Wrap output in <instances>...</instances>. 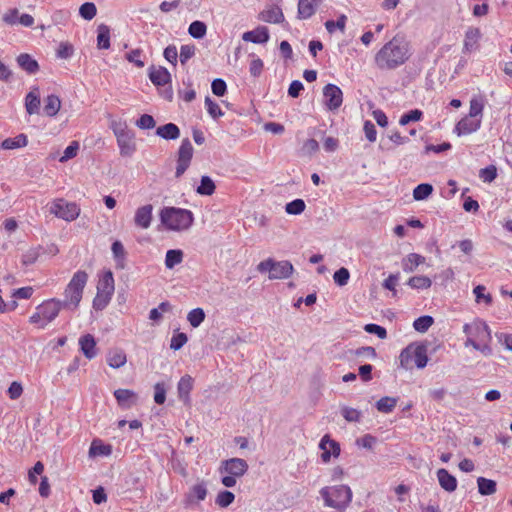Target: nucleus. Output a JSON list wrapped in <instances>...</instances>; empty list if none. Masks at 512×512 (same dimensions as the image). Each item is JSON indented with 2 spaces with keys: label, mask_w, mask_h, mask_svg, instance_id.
I'll list each match as a JSON object with an SVG mask.
<instances>
[{
  "label": "nucleus",
  "mask_w": 512,
  "mask_h": 512,
  "mask_svg": "<svg viewBox=\"0 0 512 512\" xmlns=\"http://www.w3.org/2000/svg\"><path fill=\"white\" fill-rule=\"evenodd\" d=\"M409 42L402 35H395L375 55V64L381 70H394L410 58Z\"/></svg>",
  "instance_id": "f257e3e1"
},
{
  "label": "nucleus",
  "mask_w": 512,
  "mask_h": 512,
  "mask_svg": "<svg viewBox=\"0 0 512 512\" xmlns=\"http://www.w3.org/2000/svg\"><path fill=\"white\" fill-rule=\"evenodd\" d=\"M160 222L169 231H184L194 222L193 213L188 209L164 207L159 213Z\"/></svg>",
  "instance_id": "f03ea898"
},
{
  "label": "nucleus",
  "mask_w": 512,
  "mask_h": 512,
  "mask_svg": "<svg viewBox=\"0 0 512 512\" xmlns=\"http://www.w3.org/2000/svg\"><path fill=\"white\" fill-rule=\"evenodd\" d=\"M324 505L344 512L352 502L353 492L348 485L325 486L319 491Z\"/></svg>",
  "instance_id": "7ed1b4c3"
},
{
  "label": "nucleus",
  "mask_w": 512,
  "mask_h": 512,
  "mask_svg": "<svg viewBox=\"0 0 512 512\" xmlns=\"http://www.w3.org/2000/svg\"><path fill=\"white\" fill-rule=\"evenodd\" d=\"M399 359L400 365L405 369L412 368V362L418 369H423L428 363L427 346L423 343H411L401 351Z\"/></svg>",
  "instance_id": "20e7f679"
},
{
  "label": "nucleus",
  "mask_w": 512,
  "mask_h": 512,
  "mask_svg": "<svg viewBox=\"0 0 512 512\" xmlns=\"http://www.w3.org/2000/svg\"><path fill=\"white\" fill-rule=\"evenodd\" d=\"M87 280L88 274L85 271L78 270L74 273L65 289L66 299L63 301L65 307L76 309L79 306Z\"/></svg>",
  "instance_id": "39448f33"
},
{
  "label": "nucleus",
  "mask_w": 512,
  "mask_h": 512,
  "mask_svg": "<svg viewBox=\"0 0 512 512\" xmlns=\"http://www.w3.org/2000/svg\"><path fill=\"white\" fill-rule=\"evenodd\" d=\"M257 270L260 273L269 272V279L276 280L289 278L294 272V267L288 260L276 261L268 258L257 265Z\"/></svg>",
  "instance_id": "423d86ee"
},
{
  "label": "nucleus",
  "mask_w": 512,
  "mask_h": 512,
  "mask_svg": "<svg viewBox=\"0 0 512 512\" xmlns=\"http://www.w3.org/2000/svg\"><path fill=\"white\" fill-rule=\"evenodd\" d=\"M114 134L117 138V144L122 156H131L135 150L134 142L135 134L129 130L125 124H117L113 127Z\"/></svg>",
  "instance_id": "0eeeda50"
},
{
  "label": "nucleus",
  "mask_w": 512,
  "mask_h": 512,
  "mask_svg": "<svg viewBox=\"0 0 512 512\" xmlns=\"http://www.w3.org/2000/svg\"><path fill=\"white\" fill-rule=\"evenodd\" d=\"M49 211L57 218L68 222L75 220L80 214V208L75 202H67L61 198L52 202Z\"/></svg>",
  "instance_id": "6e6552de"
},
{
  "label": "nucleus",
  "mask_w": 512,
  "mask_h": 512,
  "mask_svg": "<svg viewBox=\"0 0 512 512\" xmlns=\"http://www.w3.org/2000/svg\"><path fill=\"white\" fill-rule=\"evenodd\" d=\"M62 308H66L63 301L55 298L44 301L40 304L37 307V310H39L43 316V323H41L40 327L44 328L47 323L53 321L58 316Z\"/></svg>",
  "instance_id": "1a4fd4ad"
},
{
  "label": "nucleus",
  "mask_w": 512,
  "mask_h": 512,
  "mask_svg": "<svg viewBox=\"0 0 512 512\" xmlns=\"http://www.w3.org/2000/svg\"><path fill=\"white\" fill-rule=\"evenodd\" d=\"M323 96L325 99V105L328 110H337L343 102L342 90L335 84H327L323 88Z\"/></svg>",
  "instance_id": "9d476101"
},
{
  "label": "nucleus",
  "mask_w": 512,
  "mask_h": 512,
  "mask_svg": "<svg viewBox=\"0 0 512 512\" xmlns=\"http://www.w3.org/2000/svg\"><path fill=\"white\" fill-rule=\"evenodd\" d=\"M319 448L322 450L321 460L324 463H328L332 456L337 458L341 452L340 444L337 441L331 439L329 434H325L321 438L319 442Z\"/></svg>",
  "instance_id": "9b49d317"
},
{
  "label": "nucleus",
  "mask_w": 512,
  "mask_h": 512,
  "mask_svg": "<svg viewBox=\"0 0 512 512\" xmlns=\"http://www.w3.org/2000/svg\"><path fill=\"white\" fill-rule=\"evenodd\" d=\"M148 77L156 87L166 86L167 84H171L172 81L170 72L163 66L156 67L155 65H151L148 68Z\"/></svg>",
  "instance_id": "f8f14e48"
},
{
  "label": "nucleus",
  "mask_w": 512,
  "mask_h": 512,
  "mask_svg": "<svg viewBox=\"0 0 512 512\" xmlns=\"http://www.w3.org/2000/svg\"><path fill=\"white\" fill-rule=\"evenodd\" d=\"M208 490L205 481H200L190 488V491L185 495V506L191 507L198 504L200 501L205 500Z\"/></svg>",
  "instance_id": "ddd939ff"
},
{
  "label": "nucleus",
  "mask_w": 512,
  "mask_h": 512,
  "mask_svg": "<svg viewBox=\"0 0 512 512\" xmlns=\"http://www.w3.org/2000/svg\"><path fill=\"white\" fill-rule=\"evenodd\" d=\"M482 120L480 118L465 116L455 126V133L458 136L468 135L476 132L481 127Z\"/></svg>",
  "instance_id": "4468645a"
},
{
  "label": "nucleus",
  "mask_w": 512,
  "mask_h": 512,
  "mask_svg": "<svg viewBox=\"0 0 512 512\" xmlns=\"http://www.w3.org/2000/svg\"><path fill=\"white\" fill-rule=\"evenodd\" d=\"M226 473L235 477L243 476L248 470L247 462L242 458H231L222 462Z\"/></svg>",
  "instance_id": "2eb2a0df"
},
{
  "label": "nucleus",
  "mask_w": 512,
  "mask_h": 512,
  "mask_svg": "<svg viewBox=\"0 0 512 512\" xmlns=\"http://www.w3.org/2000/svg\"><path fill=\"white\" fill-rule=\"evenodd\" d=\"M269 30L266 26H258L254 30L243 33L242 39L246 42L264 44L269 41Z\"/></svg>",
  "instance_id": "dca6fc26"
},
{
  "label": "nucleus",
  "mask_w": 512,
  "mask_h": 512,
  "mask_svg": "<svg viewBox=\"0 0 512 512\" xmlns=\"http://www.w3.org/2000/svg\"><path fill=\"white\" fill-rule=\"evenodd\" d=\"M152 211L153 206L151 204L139 207L134 216L135 225L142 229H148L152 221Z\"/></svg>",
  "instance_id": "f3484780"
},
{
  "label": "nucleus",
  "mask_w": 512,
  "mask_h": 512,
  "mask_svg": "<svg viewBox=\"0 0 512 512\" xmlns=\"http://www.w3.org/2000/svg\"><path fill=\"white\" fill-rule=\"evenodd\" d=\"M194 379L186 374L182 376L177 384L178 397L184 404H190V392L193 389Z\"/></svg>",
  "instance_id": "a211bd4d"
},
{
  "label": "nucleus",
  "mask_w": 512,
  "mask_h": 512,
  "mask_svg": "<svg viewBox=\"0 0 512 512\" xmlns=\"http://www.w3.org/2000/svg\"><path fill=\"white\" fill-rule=\"evenodd\" d=\"M114 397L120 407L129 409L136 404L137 395L129 389H117L114 391Z\"/></svg>",
  "instance_id": "6ab92c4d"
},
{
  "label": "nucleus",
  "mask_w": 512,
  "mask_h": 512,
  "mask_svg": "<svg viewBox=\"0 0 512 512\" xmlns=\"http://www.w3.org/2000/svg\"><path fill=\"white\" fill-rule=\"evenodd\" d=\"M80 350L84 356L91 360L97 355L96 340L93 335L85 334L79 338Z\"/></svg>",
  "instance_id": "aec40b11"
},
{
  "label": "nucleus",
  "mask_w": 512,
  "mask_h": 512,
  "mask_svg": "<svg viewBox=\"0 0 512 512\" xmlns=\"http://www.w3.org/2000/svg\"><path fill=\"white\" fill-rule=\"evenodd\" d=\"M481 38V31L476 27H469L465 32L463 51L471 52L478 48V42Z\"/></svg>",
  "instance_id": "412c9836"
},
{
  "label": "nucleus",
  "mask_w": 512,
  "mask_h": 512,
  "mask_svg": "<svg viewBox=\"0 0 512 512\" xmlns=\"http://www.w3.org/2000/svg\"><path fill=\"white\" fill-rule=\"evenodd\" d=\"M40 92L38 87L32 90L25 96V108L29 115L38 114L40 110Z\"/></svg>",
  "instance_id": "4be33fe9"
},
{
  "label": "nucleus",
  "mask_w": 512,
  "mask_h": 512,
  "mask_svg": "<svg viewBox=\"0 0 512 512\" xmlns=\"http://www.w3.org/2000/svg\"><path fill=\"white\" fill-rule=\"evenodd\" d=\"M439 485L447 492H454L457 488V479L448 470L440 468L437 471Z\"/></svg>",
  "instance_id": "5701e85b"
},
{
  "label": "nucleus",
  "mask_w": 512,
  "mask_h": 512,
  "mask_svg": "<svg viewBox=\"0 0 512 512\" xmlns=\"http://www.w3.org/2000/svg\"><path fill=\"white\" fill-rule=\"evenodd\" d=\"M114 278L113 273L109 270L105 272L99 279L97 284V292L105 294V297L111 296L114 293Z\"/></svg>",
  "instance_id": "b1692460"
},
{
  "label": "nucleus",
  "mask_w": 512,
  "mask_h": 512,
  "mask_svg": "<svg viewBox=\"0 0 512 512\" xmlns=\"http://www.w3.org/2000/svg\"><path fill=\"white\" fill-rule=\"evenodd\" d=\"M16 61L19 67L28 74H35L39 71L38 62L27 53L18 55Z\"/></svg>",
  "instance_id": "393cba45"
},
{
  "label": "nucleus",
  "mask_w": 512,
  "mask_h": 512,
  "mask_svg": "<svg viewBox=\"0 0 512 512\" xmlns=\"http://www.w3.org/2000/svg\"><path fill=\"white\" fill-rule=\"evenodd\" d=\"M156 135L165 140H176L180 137V129L176 124L170 122L157 127Z\"/></svg>",
  "instance_id": "a878e982"
},
{
  "label": "nucleus",
  "mask_w": 512,
  "mask_h": 512,
  "mask_svg": "<svg viewBox=\"0 0 512 512\" xmlns=\"http://www.w3.org/2000/svg\"><path fill=\"white\" fill-rule=\"evenodd\" d=\"M260 19L264 22L278 24L284 21V14L280 7L272 6L260 13Z\"/></svg>",
  "instance_id": "bb28decb"
},
{
  "label": "nucleus",
  "mask_w": 512,
  "mask_h": 512,
  "mask_svg": "<svg viewBox=\"0 0 512 512\" xmlns=\"http://www.w3.org/2000/svg\"><path fill=\"white\" fill-rule=\"evenodd\" d=\"M425 262V257L418 253H410L402 260V269L406 273L414 272L417 267Z\"/></svg>",
  "instance_id": "cd10ccee"
},
{
  "label": "nucleus",
  "mask_w": 512,
  "mask_h": 512,
  "mask_svg": "<svg viewBox=\"0 0 512 512\" xmlns=\"http://www.w3.org/2000/svg\"><path fill=\"white\" fill-rule=\"evenodd\" d=\"M126 361V354L122 349L116 348L108 353L107 363L112 368H120L125 365Z\"/></svg>",
  "instance_id": "c85d7f7f"
},
{
  "label": "nucleus",
  "mask_w": 512,
  "mask_h": 512,
  "mask_svg": "<svg viewBox=\"0 0 512 512\" xmlns=\"http://www.w3.org/2000/svg\"><path fill=\"white\" fill-rule=\"evenodd\" d=\"M61 107V101L57 95L51 94L48 95L45 99L44 104V112L49 117H54L57 115Z\"/></svg>",
  "instance_id": "c756f323"
},
{
  "label": "nucleus",
  "mask_w": 512,
  "mask_h": 512,
  "mask_svg": "<svg viewBox=\"0 0 512 512\" xmlns=\"http://www.w3.org/2000/svg\"><path fill=\"white\" fill-rule=\"evenodd\" d=\"M97 47L98 49L110 48V28L105 24L97 27Z\"/></svg>",
  "instance_id": "7c9ffc66"
},
{
  "label": "nucleus",
  "mask_w": 512,
  "mask_h": 512,
  "mask_svg": "<svg viewBox=\"0 0 512 512\" xmlns=\"http://www.w3.org/2000/svg\"><path fill=\"white\" fill-rule=\"evenodd\" d=\"M28 144L27 136L23 133L14 138H7L2 141L1 148L5 150L25 147Z\"/></svg>",
  "instance_id": "2f4dec72"
},
{
  "label": "nucleus",
  "mask_w": 512,
  "mask_h": 512,
  "mask_svg": "<svg viewBox=\"0 0 512 512\" xmlns=\"http://www.w3.org/2000/svg\"><path fill=\"white\" fill-rule=\"evenodd\" d=\"M111 251L114 257V260L117 263V267L124 268L125 260H126V251L121 241L115 240L111 245Z\"/></svg>",
  "instance_id": "473e14b6"
},
{
  "label": "nucleus",
  "mask_w": 512,
  "mask_h": 512,
  "mask_svg": "<svg viewBox=\"0 0 512 512\" xmlns=\"http://www.w3.org/2000/svg\"><path fill=\"white\" fill-rule=\"evenodd\" d=\"M184 253L181 249H170L165 255V266L167 269H173L183 261Z\"/></svg>",
  "instance_id": "72a5a7b5"
},
{
  "label": "nucleus",
  "mask_w": 512,
  "mask_h": 512,
  "mask_svg": "<svg viewBox=\"0 0 512 512\" xmlns=\"http://www.w3.org/2000/svg\"><path fill=\"white\" fill-rule=\"evenodd\" d=\"M478 491L483 496H489L496 492L497 483L492 479L479 477L477 479Z\"/></svg>",
  "instance_id": "f704fd0d"
},
{
  "label": "nucleus",
  "mask_w": 512,
  "mask_h": 512,
  "mask_svg": "<svg viewBox=\"0 0 512 512\" xmlns=\"http://www.w3.org/2000/svg\"><path fill=\"white\" fill-rule=\"evenodd\" d=\"M216 185L211 177L202 176L200 185L196 188V192L202 196H210L215 192Z\"/></svg>",
  "instance_id": "c9c22d12"
},
{
  "label": "nucleus",
  "mask_w": 512,
  "mask_h": 512,
  "mask_svg": "<svg viewBox=\"0 0 512 512\" xmlns=\"http://www.w3.org/2000/svg\"><path fill=\"white\" fill-rule=\"evenodd\" d=\"M473 337L478 339L480 342H489L491 340V330L489 326L483 321H476Z\"/></svg>",
  "instance_id": "e433bc0d"
},
{
  "label": "nucleus",
  "mask_w": 512,
  "mask_h": 512,
  "mask_svg": "<svg viewBox=\"0 0 512 512\" xmlns=\"http://www.w3.org/2000/svg\"><path fill=\"white\" fill-rule=\"evenodd\" d=\"M407 285L412 289L424 290L428 289L432 285V281L429 277L424 275L413 276L407 281Z\"/></svg>",
  "instance_id": "4c0bfd02"
},
{
  "label": "nucleus",
  "mask_w": 512,
  "mask_h": 512,
  "mask_svg": "<svg viewBox=\"0 0 512 512\" xmlns=\"http://www.w3.org/2000/svg\"><path fill=\"white\" fill-rule=\"evenodd\" d=\"M433 192V186L430 183H421L413 190V198L416 201L427 199Z\"/></svg>",
  "instance_id": "58836bf2"
},
{
  "label": "nucleus",
  "mask_w": 512,
  "mask_h": 512,
  "mask_svg": "<svg viewBox=\"0 0 512 512\" xmlns=\"http://www.w3.org/2000/svg\"><path fill=\"white\" fill-rule=\"evenodd\" d=\"M206 32V24L199 20L193 21L188 28L189 35L195 39H202L206 35Z\"/></svg>",
  "instance_id": "ea45409f"
},
{
  "label": "nucleus",
  "mask_w": 512,
  "mask_h": 512,
  "mask_svg": "<svg viewBox=\"0 0 512 512\" xmlns=\"http://www.w3.org/2000/svg\"><path fill=\"white\" fill-rule=\"evenodd\" d=\"M193 157V146L188 138L182 140L178 150L177 159L191 162Z\"/></svg>",
  "instance_id": "a19ab883"
},
{
  "label": "nucleus",
  "mask_w": 512,
  "mask_h": 512,
  "mask_svg": "<svg viewBox=\"0 0 512 512\" xmlns=\"http://www.w3.org/2000/svg\"><path fill=\"white\" fill-rule=\"evenodd\" d=\"M434 324V318L430 315L418 317L413 322V328L420 333H425Z\"/></svg>",
  "instance_id": "79ce46f5"
},
{
  "label": "nucleus",
  "mask_w": 512,
  "mask_h": 512,
  "mask_svg": "<svg viewBox=\"0 0 512 512\" xmlns=\"http://www.w3.org/2000/svg\"><path fill=\"white\" fill-rule=\"evenodd\" d=\"M396 404L397 398L385 396L376 402V408L379 412L390 413L393 411Z\"/></svg>",
  "instance_id": "37998d69"
},
{
  "label": "nucleus",
  "mask_w": 512,
  "mask_h": 512,
  "mask_svg": "<svg viewBox=\"0 0 512 512\" xmlns=\"http://www.w3.org/2000/svg\"><path fill=\"white\" fill-rule=\"evenodd\" d=\"M187 320L193 328L199 327L205 320V312L202 308L192 309L188 315Z\"/></svg>",
  "instance_id": "c03bdc74"
},
{
  "label": "nucleus",
  "mask_w": 512,
  "mask_h": 512,
  "mask_svg": "<svg viewBox=\"0 0 512 512\" xmlns=\"http://www.w3.org/2000/svg\"><path fill=\"white\" fill-rule=\"evenodd\" d=\"M144 54L143 50L137 48L132 49L128 53L125 54V59L133 63L138 68H143L145 66V61L143 60Z\"/></svg>",
  "instance_id": "a18cd8bd"
},
{
  "label": "nucleus",
  "mask_w": 512,
  "mask_h": 512,
  "mask_svg": "<svg viewBox=\"0 0 512 512\" xmlns=\"http://www.w3.org/2000/svg\"><path fill=\"white\" fill-rule=\"evenodd\" d=\"M112 452L110 445H105L94 440L89 448L90 456H108Z\"/></svg>",
  "instance_id": "49530a36"
},
{
  "label": "nucleus",
  "mask_w": 512,
  "mask_h": 512,
  "mask_svg": "<svg viewBox=\"0 0 512 512\" xmlns=\"http://www.w3.org/2000/svg\"><path fill=\"white\" fill-rule=\"evenodd\" d=\"M97 14V7L93 2H85L79 8V15L87 21L92 20Z\"/></svg>",
  "instance_id": "de8ad7c7"
},
{
  "label": "nucleus",
  "mask_w": 512,
  "mask_h": 512,
  "mask_svg": "<svg viewBox=\"0 0 512 512\" xmlns=\"http://www.w3.org/2000/svg\"><path fill=\"white\" fill-rule=\"evenodd\" d=\"M423 117V112L419 109H413L410 110L404 114L401 115L399 119V124L401 126H405L409 124L410 122H416L420 121Z\"/></svg>",
  "instance_id": "09e8293b"
},
{
  "label": "nucleus",
  "mask_w": 512,
  "mask_h": 512,
  "mask_svg": "<svg viewBox=\"0 0 512 512\" xmlns=\"http://www.w3.org/2000/svg\"><path fill=\"white\" fill-rule=\"evenodd\" d=\"M306 204L303 199L297 198L285 206V211L290 215H299L305 210Z\"/></svg>",
  "instance_id": "8fccbe9b"
},
{
  "label": "nucleus",
  "mask_w": 512,
  "mask_h": 512,
  "mask_svg": "<svg viewBox=\"0 0 512 512\" xmlns=\"http://www.w3.org/2000/svg\"><path fill=\"white\" fill-rule=\"evenodd\" d=\"M41 249L42 248L40 246H38V247H34V248H31L28 251H26L22 255V259H21L22 264L25 266H30V265L34 264L41 254V252H40Z\"/></svg>",
  "instance_id": "3c124183"
},
{
  "label": "nucleus",
  "mask_w": 512,
  "mask_h": 512,
  "mask_svg": "<svg viewBox=\"0 0 512 512\" xmlns=\"http://www.w3.org/2000/svg\"><path fill=\"white\" fill-rule=\"evenodd\" d=\"M234 499L235 495L232 492L223 490L218 493L215 502L219 507L226 508L233 503Z\"/></svg>",
  "instance_id": "603ef678"
},
{
  "label": "nucleus",
  "mask_w": 512,
  "mask_h": 512,
  "mask_svg": "<svg viewBox=\"0 0 512 512\" xmlns=\"http://www.w3.org/2000/svg\"><path fill=\"white\" fill-rule=\"evenodd\" d=\"M205 106L208 114L213 119H218L224 115V112L221 110L220 106L215 101H213L209 96H206L205 98Z\"/></svg>",
  "instance_id": "864d4df0"
},
{
  "label": "nucleus",
  "mask_w": 512,
  "mask_h": 512,
  "mask_svg": "<svg viewBox=\"0 0 512 512\" xmlns=\"http://www.w3.org/2000/svg\"><path fill=\"white\" fill-rule=\"evenodd\" d=\"M346 21L347 17L344 14H342L337 18L336 21L327 20L325 22V27L329 33H333L336 29H339L342 32H344Z\"/></svg>",
  "instance_id": "5fc2aeb1"
},
{
  "label": "nucleus",
  "mask_w": 512,
  "mask_h": 512,
  "mask_svg": "<svg viewBox=\"0 0 512 512\" xmlns=\"http://www.w3.org/2000/svg\"><path fill=\"white\" fill-rule=\"evenodd\" d=\"M484 103L482 99L472 98L470 100L469 116L482 118Z\"/></svg>",
  "instance_id": "6e6d98bb"
},
{
  "label": "nucleus",
  "mask_w": 512,
  "mask_h": 512,
  "mask_svg": "<svg viewBox=\"0 0 512 512\" xmlns=\"http://www.w3.org/2000/svg\"><path fill=\"white\" fill-rule=\"evenodd\" d=\"M479 177L483 182L491 183L497 177V168L494 165H489L485 168L480 169Z\"/></svg>",
  "instance_id": "4d7b16f0"
},
{
  "label": "nucleus",
  "mask_w": 512,
  "mask_h": 512,
  "mask_svg": "<svg viewBox=\"0 0 512 512\" xmlns=\"http://www.w3.org/2000/svg\"><path fill=\"white\" fill-rule=\"evenodd\" d=\"M341 414L348 422H359L362 416L359 410L347 406L341 408Z\"/></svg>",
  "instance_id": "13d9d810"
},
{
  "label": "nucleus",
  "mask_w": 512,
  "mask_h": 512,
  "mask_svg": "<svg viewBox=\"0 0 512 512\" xmlns=\"http://www.w3.org/2000/svg\"><path fill=\"white\" fill-rule=\"evenodd\" d=\"M188 341V337L184 332L174 334L170 341V349L177 351L180 350Z\"/></svg>",
  "instance_id": "bf43d9fd"
},
{
  "label": "nucleus",
  "mask_w": 512,
  "mask_h": 512,
  "mask_svg": "<svg viewBox=\"0 0 512 512\" xmlns=\"http://www.w3.org/2000/svg\"><path fill=\"white\" fill-rule=\"evenodd\" d=\"M349 278H350V272L345 267L339 268L338 270L335 271V273L333 275L334 282L338 286H341V287L345 286L348 283Z\"/></svg>",
  "instance_id": "052dcab7"
},
{
  "label": "nucleus",
  "mask_w": 512,
  "mask_h": 512,
  "mask_svg": "<svg viewBox=\"0 0 512 512\" xmlns=\"http://www.w3.org/2000/svg\"><path fill=\"white\" fill-rule=\"evenodd\" d=\"M136 126L142 130L153 129L156 126V121L154 120L152 115L143 114L136 121Z\"/></svg>",
  "instance_id": "680f3d73"
},
{
  "label": "nucleus",
  "mask_w": 512,
  "mask_h": 512,
  "mask_svg": "<svg viewBox=\"0 0 512 512\" xmlns=\"http://www.w3.org/2000/svg\"><path fill=\"white\" fill-rule=\"evenodd\" d=\"M79 150V143L72 141L64 150L63 155L60 157V162H66L74 158Z\"/></svg>",
  "instance_id": "e2e57ef3"
},
{
  "label": "nucleus",
  "mask_w": 512,
  "mask_h": 512,
  "mask_svg": "<svg viewBox=\"0 0 512 512\" xmlns=\"http://www.w3.org/2000/svg\"><path fill=\"white\" fill-rule=\"evenodd\" d=\"M212 93L218 97H222L227 92V84L221 78H216L211 83Z\"/></svg>",
  "instance_id": "0e129e2a"
},
{
  "label": "nucleus",
  "mask_w": 512,
  "mask_h": 512,
  "mask_svg": "<svg viewBox=\"0 0 512 512\" xmlns=\"http://www.w3.org/2000/svg\"><path fill=\"white\" fill-rule=\"evenodd\" d=\"M365 332L376 335L379 339H385L387 337V331L383 326L378 324L369 323L364 326Z\"/></svg>",
  "instance_id": "69168bd1"
},
{
  "label": "nucleus",
  "mask_w": 512,
  "mask_h": 512,
  "mask_svg": "<svg viewBox=\"0 0 512 512\" xmlns=\"http://www.w3.org/2000/svg\"><path fill=\"white\" fill-rule=\"evenodd\" d=\"M194 45H182L180 48L179 59L182 65H185L195 55Z\"/></svg>",
  "instance_id": "338daca9"
},
{
  "label": "nucleus",
  "mask_w": 512,
  "mask_h": 512,
  "mask_svg": "<svg viewBox=\"0 0 512 512\" xmlns=\"http://www.w3.org/2000/svg\"><path fill=\"white\" fill-rule=\"evenodd\" d=\"M163 56L173 66L177 65L178 52L175 45H168L164 49Z\"/></svg>",
  "instance_id": "774afa93"
}]
</instances>
